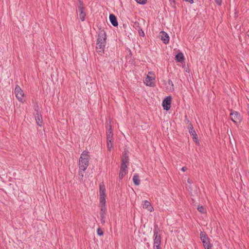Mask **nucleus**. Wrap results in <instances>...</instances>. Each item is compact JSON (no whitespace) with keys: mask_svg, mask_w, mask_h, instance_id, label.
<instances>
[{"mask_svg":"<svg viewBox=\"0 0 249 249\" xmlns=\"http://www.w3.org/2000/svg\"><path fill=\"white\" fill-rule=\"evenodd\" d=\"M107 35L104 29H99L97 40V46L96 49L100 54L104 53V49L106 45Z\"/></svg>","mask_w":249,"mask_h":249,"instance_id":"f257e3e1","label":"nucleus"},{"mask_svg":"<svg viewBox=\"0 0 249 249\" xmlns=\"http://www.w3.org/2000/svg\"><path fill=\"white\" fill-rule=\"evenodd\" d=\"M89 155L88 151H84L79 159V169L85 171L89 165Z\"/></svg>","mask_w":249,"mask_h":249,"instance_id":"f03ea898","label":"nucleus"},{"mask_svg":"<svg viewBox=\"0 0 249 249\" xmlns=\"http://www.w3.org/2000/svg\"><path fill=\"white\" fill-rule=\"evenodd\" d=\"M200 239L203 243L205 249H212V246L210 243V239L207 234L203 232L200 233Z\"/></svg>","mask_w":249,"mask_h":249,"instance_id":"7ed1b4c3","label":"nucleus"},{"mask_svg":"<svg viewBox=\"0 0 249 249\" xmlns=\"http://www.w3.org/2000/svg\"><path fill=\"white\" fill-rule=\"evenodd\" d=\"M154 245H160L161 236L160 234V230L157 224L154 225Z\"/></svg>","mask_w":249,"mask_h":249,"instance_id":"20e7f679","label":"nucleus"},{"mask_svg":"<svg viewBox=\"0 0 249 249\" xmlns=\"http://www.w3.org/2000/svg\"><path fill=\"white\" fill-rule=\"evenodd\" d=\"M231 120L236 124L240 123L242 120V117L240 114L236 111L231 109L230 113Z\"/></svg>","mask_w":249,"mask_h":249,"instance_id":"39448f33","label":"nucleus"},{"mask_svg":"<svg viewBox=\"0 0 249 249\" xmlns=\"http://www.w3.org/2000/svg\"><path fill=\"white\" fill-rule=\"evenodd\" d=\"M100 203L103 204H106L105 192L106 188L103 183H100L99 185Z\"/></svg>","mask_w":249,"mask_h":249,"instance_id":"423d86ee","label":"nucleus"},{"mask_svg":"<svg viewBox=\"0 0 249 249\" xmlns=\"http://www.w3.org/2000/svg\"><path fill=\"white\" fill-rule=\"evenodd\" d=\"M172 98L170 96H167L162 101V107L164 110H168L171 107Z\"/></svg>","mask_w":249,"mask_h":249,"instance_id":"0eeeda50","label":"nucleus"},{"mask_svg":"<svg viewBox=\"0 0 249 249\" xmlns=\"http://www.w3.org/2000/svg\"><path fill=\"white\" fill-rule=\"evenodd\" d=\"M100 203V220L101 223L104 224L105 223V215L106 214V204H103L102 203Z\"/></svg>","mask_w":249,"mask_h":249,"instance_id":"6e6552de","label":"nucleus"},{"mask_svg":"<svg viewBox=\"0 0 249 249\" xmlns=\"http://www.w3.org/2000/svg\"><path fill=\"white\" fill-rule=\"evenodd\" d=\"M15 94L19 101H22L24 93L20 87L18 85L16 86L15 89Z\"/></svg>","mask_w":249,"mask_h":249,"instance_id":"1a4fd4ad","label":"nucleus"},{"mask_svg":"<svg viewBox=\"0 0 249 249\" xmlns=\"http://www.w3.org/2000/svg\"><path fill=\"white\" fill-rule=\"evenodd\" d=\"M189 132L190 135L192 137L194 142L196 144H198L199 143V142L198 139L197 135L194 127H192L191 129H189Z\"/></svg>","mask_w":249,"mask_h":249,"instance_id":"9d476101","label":"nucleus"},{"mask_svg":"<svg viewBox=\"0 0 249 249\" xmlns=\"http://www.w3.org/2000/svg\"><path fill=\"white\" fill-rule=\"evenodd\" d=\"M160 34V38L163 42L165 44L168 43L169 41L168 35L164 31H161Z\"/></svg>","mask_w":249,"mask_h":249,"instance_id":"9b49d317","label":"nucleus"},{"mask_svg":"<svg viewBox=\"0 0 249 249\" xmlns=\"http://www.w3.org/2000/svg\"><path fill=\"white\" fill-rule=\"evenodd\" d=\"M155 79L152 77L147 76L145 79L146 84L148 86L153 87L155 86V83L154 82Z\"/></svg>","mask_w":249,"mask_h":249,"instance_id":"f8f14e48","label":"nucleus"},{"mask_svg":"<svg viewBox=\"0 0 249 249\" xmlns=\"http://www.w3.org/2000/svg\"><path fill=\"white\" fill-rule=\"evenodd\" d=\"M109 18L112 25L114 27H117L118 25V23L116 17L114 14H111L109 15Z\"/></svg>","mask_w":249,"mask_h":249,"instance_id":"ddd939ff","label":"nucleus"},{"mask_svg":"<svg viewBox=\"0 0 249 249\" xmlns=\"http://www.w3.org/2000/svg\"><path fill=\"white\" fill-rule=\"evenodd\" d=\"M34 115L35 116V119L36 124L38 126H41L43 122L42 115L41 113L38 114L37 113H35Z\"/></svg>","mask_w":249,"mask_h":249,"instance_id":"4468645a","label":"nucleus"},{"mask_svg":"<svg viewBox=\"0 0 249 249\" xmlns=\"http://www.w3.org/2000/svg\"><path fill=\"white\" fill-rule=\"evenodd\" d=\"M143 208L144 209H147L148 211H150V212L154 211L153 207L152 206L151 203L147 200H145L143 202Z\"/></svg>","mask_w":249,"mask_h":249,"instance_id":"2eb2a0df","label":"nucleus"},{"mask_svg":"<svg viewBox=\"0 0 249 249\" xmlns=\"http://www.w3.org/2000/svg\"><path fill=\"white\" fill-rule=\"evenodd\" d=\"M78 5L77 12L80 13L81 12H85V8L83 2L82 0H78Z\"/></svg>","mask_w":249,"mask_h":249,"instance_id":"dca6fc26","label":"nucleus"},{"mask_svg":"<svg viewBox=\"0 0 249 249\" xmlns=\"http://www.w3.org/2000/svg\"><path fill=\"white\" fill-rule=\"evenodd\" d=\"M128 152L127 150H124V151L123 152V156L121 159V162H123V161H124V163H128Z\"/></svg>","mask_w":249,"mask_h":249,"instance_id":"f3484780","label":"nucleus"},{"mask_svg":"<svg viewBox=\"0 0 249 249\" xmlns=\"http://www.w3.org/2000/svg\"><path fill=\"white\" fill-rule=\"evenodd\" d=\"M113 131L112 126L111 125H109V128L108 129L107 132V140H112L113 137Z\"/></svg>","mask_w":249,"mask_h":249,"instance_id":"a211bd4d","label":"nucleus"},{"mask_svg":"<svg viewBox=\"0 0 249 249\" xmlns=\"http://www.w3.org/2000/svg\"><path fill=\"white\" fill-rule=\"evenodd\" d=\"M176 59L178 62H182L184 60V57L182 53H178L176 55Z\"/></svg>","mask_w":249,"mask_h":249,"instance_id":"6ab92c4d","label":"nucleus"},{"mask_svg":"<svg viewBox=\"0 0 249 249\" xmlns=\"http://www.w3.org/2000/svg\"><path fill=\"white\" fill-rule=\"evenodd\" d=\"M133 181L135 185H139L140 184V180L139 176L138 174H135L133 177Z\"/></svg>","mask_w":249,"mask_h":249,"instance_id":"aec40b11","label":"nucleus"},{"mask_svg":"<svg viewBox=\"0 0 249 249\" xmlns=\"http://www.w3.org/2000/svg\"><path fill=\"white\" fill-rule=\"evenodd\" d=\"M127 163H124V161H123V162H121V166H120V170L127 171V169L128 168V166L127 165Z\"/></svg>","mask_w":249,"mask_h":249,"instance_id":"412c9836","label":"nucleus"},{"mask_svg":"<svg viewBox=\"0 0 249 249\" xmlns=\"http://www.w3.org/2000/svg\"><path fill=\"white\" fill-rule=\"evenodd\" d=\"M86 16L85 12H81L79 13V17L82 21H84L85 20V17Z\"/></svg>","mask_w":249,"mask_h":249,"instance_id":"4be33fe9","label":"nucleus"},{"mask_svg":"<svg viewBox=\"0 0 249 249\" xmlns=\"http://www.w3.org/2000/svg\"><path fill=\"white\" fill-rule=\"evenodd\" d=\"M127 173V171H120L119 175V178L120 179H122L125 176V175Z\"/></svg>","mask_w":249,"mask_h":249,"instance_id":"5701e85b","label":"nucleus"},{"mask_svg":"<svg viewBox=\"0 0 249 249\" xmlns=\"http://www.w3.org/2000/svg\"><path fill=\"white\" fill-rule=\"evenodd\" d=\"M112 140H107V147L109 150H110L112 147Z\"/></svg>","mask_w":249,"mask_h":249,"instance_id":"b1692460","label":"nucleus"},{"mask_svg":"<svg viewBox=\"0 0 249 249\" xmlns=\"http://www.w3.org/2000/svg\"><path fill=\"white\" fill-rule=\"evenodd\" d=\"M197 209L198 211L201 213H203L205 212V210L203 206H198Z\"/></svg>","mask_w":249,"mask_h":249,"instance_id":"393cba45","label":"nucleus"},{"mask_svg":"<svg viewBox=\"0 0 249 249\" xmlns=\"http://www.w3.org/2000/svg\"><path fill=\"white\" fill-rule=\"evenodd\" d=\"M133 27L137 30L142 29V27L140 26L139 22L138 21H136L134 22Z\"/></svg>","mask_w":249,"mask_h":249,"instance_id":"a878e982","label":"nucleus"},{"mask_svg":"<svg viewBox=\"0 0 249 249\" xmlns=\"http://www.w3.org/2000/svg\"><path fill=\"white\" fill-rule=\"evenodd\" d=\"M140 36H144L145 34L142 28L138 30Z\"/></svg>","mask_w":249,"mask_h":249,"instance_id":"bb28decb","label":"nucleus"},{"mask_svg":"<svg viewBox=\"0 0 249 249\" xmlns=\"http://www.w3.org/2000/svg\"><path fill=\"white\" fill-rule=\"evenodd\" d=\"M137 3L141 4H144L146 3L147 0H135Z\"/></svg>","mask_w":249,"mask_h":249,"instance_id":"cd10ccee","label":"nucleus"},{"mask_svg":"<svg viewBox=\"0 0 249 249\" xmlns=\"http://www.w3.org/2000/svg\"><path fill=\"white\" fill-rule=\"evenodd\" d=\"M34 109L36 111L35 113H37L38 114L41 113L39 111V107L37 105L34 106Z\"/></svg>","mask_w":249,"mask_h":249,"instance_id":"c85d7f7f","label":"nucleus"},{"mask_svg":"<svg viewBox=\"0 0 249 249\" xmlns=\"http://www.w3.org/2000/svg\"><path fill=\"white\" fill-rule=\"evenodd\" d=\"M97 234L100 236L103 235V231L100 228H98L97 229Z\"/></svg>","mask_w":249,"mask_h":249,"instance_id":"c756f323","label":"nucleus"},{"mask_svg":"<svg viewBox=\"0 0 249 249\" xmlns=\"http://www.w3.org/2000/svg\"><path fill=\"white\" fill-rule=\"evenodd\" d=\"M154 249H160V245H154L153 246Z\"/></svg>","mask_w":249,"mask_h":249,"instance_id":"7c9ffc66","label":"nucleus"},{"mask_svg":"<svg viewBox=\"0 0 249 249\" xmlns=\"http://www.w3.org/2000/svg\"><path fill=\"white\" fill-rule=\"evenodd\" d=\"M217 4L220 5L222 3V0H214Z\"/></svg>","mask_w":249,"mask_h":249,"instance_id":"2f4dec72","label":"nucleus"},{"mask_svg":"<svg viewBox=\"0 0 249 249\" xmlns=\"http://www.w3.org/2000/svg\"><path fill=\"white\" fill-rule=\"evenodd\" d=\"M168 84L169 85H171L172 87H173V86H174V85H173V82H172V81H171V80H170V79H169V80H168Z\"/></svg>","mask_w":249,"mask_h":249,"instance_id":"473e14b6","label":"nucleus"},{"mask_svg":"<svg viewBox=\"0 0 249 249\" xmlns=\"http://www.w3.org/2000/svg\"><path fill=\"white\" fill-rule=\"evenodd\" d=\"M184 1L189 2L190 3L192 4L194 3V0H183Z\"/></svg>","mask_w":249,"mask_h":249,"instance_id":"72a5a7b5","label":"nucleus"},{"mask_svg":"<svg viewBox=\"0 0 249 249\" xmlns=\"http://www.w3.org/2000/svg\"><path fill=\"white\" fill-rule=\"evenodd\" d=\"M169 1L171 2V4L174 6L175 4V0H169Z\"/></svg>","mask_w":249,"mask_h":249,"instance_id":"f704fd0d","label":"nucleus"},{"mask_svg":"<svg viewBox=\"0 0 249 249\" xmlns=\"http://www.w3.org/2000/svg\"><path fill=\"white\" fill-rule=\"evenodd\" d=\"M79 175L81 176L82 178L83 177V173L82 171H79Z\"/></svg>","mask_w":249,"mask_h":249,"instance_id":"c9c22d12","label":"nucleus"},{"mask_svg":"<svg viewBox=\"0 0 249 249\" xmlns=\"http://www.w3.org/2000/svg\"><path fill=\"white\" fill-rule=\"evenodd\" d=\"M192 127H193V125H192V124H190L189 125V126H188L189 129H191Z\"/></svg>","mask_w":249,"mask_h":249,"instance_id":"e433bc0d","label":"nucleus"},{"mask_svg":"<svg viewBox=\"0 0 249 249\" xmlns=\"http://www.w3.org/2000/svg\"><path fill=\"white\" fill-rule=\"evenodd\" d=\"M186 167H182V168H181V170L183 171H185L186 170Z\"/></svg>","mask_w":249,"mask_h":249,"instance_id":"4c0bfd02","label":"nucleus"},{"mask_svg":"<svg viewBox=\"0 0 249 249\" xmlns=\"http://www.w3.org/2000/svg\"><path fill=\"white\" fill-rule=\"evenodd\" d=\"M187 182L189 183H191V180L190 179H188L187 180Z\"/></svg>","mask_w":249,"mask_h":249,"instance_id":"58836bf2","label":"nucleus"}]
</instances>
